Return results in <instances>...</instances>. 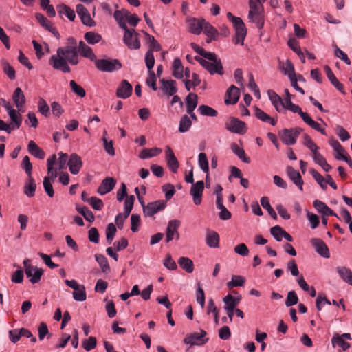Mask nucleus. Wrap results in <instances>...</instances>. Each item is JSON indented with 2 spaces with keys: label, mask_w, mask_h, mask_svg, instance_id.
I'll use <instances>...</instances> for the list:
<instances>
[{
  "label": "nucleus",
  "mask_w": 352,
  "mask_h": 352,
  "mask_svg": "<svg viewBox=\"0 0 352 352\" xmlns=\"http://www.w3.org/2000/svg\"><path fill=\"white\" fill-rule=\"evenodd\" d=\"M84 38L87 43L91 45L98 43L102 39L101 35L94 32H88L85 33Z\"/></svg>",
  "instance_id": "obj_52"
},
{
  "label": "nucleus",
  "mask_w": 352,
  "mask_h": 352,
  "mask_svg": "<svg viewBox=\"0 0 352 352\" xmlns=\"http://www.w3.org/2000/svg\"><path fill=\"white\" fill-rule=\"evenodd\" d=\"M139 34L133 28L126 30L124 34L123 42L130 49L137 50L140 47V41L138 39Z\"/></svg>",
  "instance_id": "obj_8"
},
{
  "label": "nucleus",
  "mask_w": 352,
  "mask_h": 352,
  "mask_svg": "<svg viewBox=\"0 0 352 352\" xmlns=\"http://www.w3.org/2000/svg\"><path fill=\"white\" fill-rule=\"evenodd\" d=\"M261 204L263 206V208L267 211V212L269 213L272 218H273L274 219H277V214L274 210L272 208L270 204L269 198L267 197H261Z\"/></svg>",
  "instance_id": "obj_44"
},
{
  "label": "nucleus",
  "mask_w": 352,
  "mask_h": 352,
  "mask_svg": "<svg viewBox=\"0 0 352 352\" xmlns=\"http://www.w3.org/2000/svg\"><path fill=\"white\" fill-rule=\"evenodd\" d=\"M38 111L45 117L50 116V107L47 104L46 101L41 98L38 102Z\"/></svg>",
  "instance_id": "obj_58"
},
{
  "label": "nucleus",
  "mask_w": 352,
  "mask_h": 352,
  "mask_svg": "<svg viewBox=\"0 0 352 352\" xmlns=\"http://www.w3.org/2000/svg\"><path fill=\"white\" fill-rule=\"evenodd\" d=\"M117 229L115 225L112 223H109L106 229V237L107 241L109 244H111L116 235Z\"/></svg>",
  "instance_id": "obj_56"
},
{
  "label": "nucleus",
  "mask_w": 352,
  "mask_h": 352,
  "mask_svg": "<svg viewBox=\"0 0 352 352\" xmlns=\"http://www.w3.org/2000/svg\"><path fill=\"white\" fill-rule=\"evenodd\" d=\"M166 206V202L164 200L148 203L147 206H144V214L145 216L153 217L157 212L163 210Z\"/></svg>",
  "instance_id": "obj_9"
},
{
  "label": "nucleus",
  "mask_w": 352,
  "mask_h": 352,
  "mask_svg": "<svg viewBox=\"0 0 352 352\" xmlns=\"http://www.w3.org/2000/svg\"><path fill=\"white\" fill-rule=\"evenodd\" d=\"M69 86L71 90L78 96L81 98L85 96L86 92L85 89L80 85H78L76 81L73 80H70Z\"/></svg>",
  "instance_id": "obj_55"
},
{
  "label": "nucleus",
  "mask_w": 352,
  "mask_h": 352,
  "mask_svg": "<svg viewBox=\"0 0 352 352\" xmlns=\"http://www.w3.org/2000/svg\"><path fill=\"white\" fill-rule=\"evenodd\" d=\"M73 298L76 301H84L86 300L87 295L85 287L83 285L79 287L78 289L73 292Z\"/></svg>",
  "instance_id": "obj_53"
},
{
  "label": "nucleus",
  "mask_w": 352,
  "mask_h": 352,
  "mask_svg": "<svg viewBox=\"0 0 352 352\" xmlns=\"http://www.w3.org/2000/svg\"><path fill=\"white\" fill-rule=\"evenodd\" d=\"M165 153L166 160L168 168L173 173H177L179 168V162L176 158L172 148L169 146H167L166 147Z\"/></svg>",
  "instance_id": "obj_15"
},
{
  "label": "nucleus",
  "mask_w": 352,
  "mask_h": 352,
  "mask_svg": "<svg viewBox=\"0 0 352 352\" xmlns=\"http://www.w3.org/2000/svg\"><path fill=\"white\" fill-rule=\"evenodd\" d=\"M162 153V149L159 148H144L139 154V157L142 160L151 158L158 155Z\"/></svg>",
  "instance_id": "obj_36"
},
{
  "label": "nucleus",
  "mask_w": 352,
  "mask_h": 352,
  "mask_svg": "<svg viewBox=\"0 0 352 352\" xmlns=\"http://www.w3.org/2000/svg\"><path fill=\"white\" fill-rule=\"evenodd\" d=\"M57 53L60 54L69 63L76 65L78 63V52L77 46H65L58 47Z\"/></svg>",
  "instance_id": "obj_5"
},
{
  "label": "nucleus",
  "mask_w": 352,
  "mask_h": 352,
  "mask_svg": "<svg viewBox=\"0 0 352 352\" xmlns=\"http://www.w3.org/2000/svg\"><path fill=\"white\" fill-rule=\"evenodd\" d=\"M198 111L204 116L216 117L218 115V112L214 109L206 104L200 105Z\"/></svg>",
  "instance_id": "obj_43"
},
{
  "label": "nucleus",
  "mask_w": 352,
  "mask_h": 352,
  "mask_svg": "<svg viewBox=\"0 0 352 352\" xmlns=\"http://www.w3.org/2000/svg\"><path fill=\"white\" fill-rule=\"evenodd\" d=\"M11 120V129H19L22 123V116L15 109H12L8 112Z\"/></svg>",
  "instance_id": "obj_27"
},
{
  "label": "nucleus",
  "mask_w": 352,
  "mask_h": 352,
  "mask_svg": "<svg viewBox=\"0 0 352 352\" xmlns=\"http://www.w3.org/2000/svg\"><path fill=\"white\" fill-rule=\"evenodd\" d=\"M197 95L194 93H190L186 98V111L192 113L197 106Z\"/></svg>",
  "instance_id": "obj_30"
},
{
  "label": "nucleus",
  "mask_w": 352,
  "mask_h": 352,
  "mask_svg": "<svg viewBox=\"0 0 352 352\" xmlns=\"http://www.w3.org/2000/svg\"><path fill=\"white\" fill-rule=\"evenodd\" d=\"M206 244L210 248H217L219 244V234L213 230H207L206 233Z\"/></svg>",
  "instance_id": "obj_26"
},
{
  "label": "nucleus",
  "mask_w": 352,
  "mask_h": 352,
  "mask_svg": "<svg viewBox=\"0 0 352 352\" xmlns=\"http://www.w3.org/2000/svg\"><path fill=\"white\" fill-rule=\"evenodd\" d=\"M311 245L315 248L316 251L324 258H329L330 253L326 243L320 239L314 238L311 239Z\"/></svg>",
  "instance_id": "obj_14"
},
{
  "label": "nucleus",
  "mask_w": 352,
  "mask_h": 352,
  "mask_svg": "<svg viewBox=\"0 0 352 352\" xmlns=\"http://www.w3.org/2000/svg\"><path fill=\"white\" fill-rule=\"evenodd\" d=\"M107 135V133L106 131L103 132V144L105 151L111 156H113L115 155V150L113 146V141L110 140L108 141L106 138V135Z\"/></svg>",
  "instance_id": "obj_51"
},
{
  "label": "nucleus",
  "mask_w": 352,
  "mask_h": 352,
  "mask_svg": "<svg viewBox=\"0 0 352 352\" xmlns=\"http://www.w3.org/2000/svg\"><path fill=\"white\" fill-rule=\"evenodd\" d=\"M255 116L264 122H268L272 126H275L277 120L270 116L261 109L256 107L254 110Z\"/></svg>",
  "instance_id": "obj_28"
},
{
  "label": "nucleus",
  "mask_w": 352,
  "mask_h": 352,
  "mask_svg": "<svg viewBox=\"0 0 352 352\" xmlns=\"http://www.w3.org/2000/svg\"><path fill=\"white\" fill-rule=\"evenodd\" d=\"M324 71L326 72L327 78L331 81L332 85L337 89H338L340 91H342V90L344 89V85L338 80L333 72L328 65L324 66Z\"/></svg>",
  "instance_id": "obj_29"
},
{
  "label": "nucleus",
  "mask_w": 352,
  "mask_h": 352,
  "mask_svg": "<svg viewBox=\"0 0 352 352\" xmlns=\"http://www.w3.org/2000/svg\"><path fill=\"white\" fill-rule=\"evenodd\" d=\"M245 278L241 276L234 275L232 277V280L227 283V286L229 288L234 287H241L244 285Z\"/></svg>",
  "instance_id": "obj_49"
},
{
  "label": "nucleus",
  "mask_w": 352,
  "mask_h": 352,
  "mask_svg": "<svg viewBox=\"0 0 352 352\" xmlns=\"http://www.w3.org/2000/svg\"><path fill=\"white\" fill-rule=\"evenodd\" d=\"M68 166L71 173L78 174L82 166L81 157L76 153H72L68 161Z\"/></svg>",
  "instance_id": "obj_17"
},
{
  "label": "nucleus",
  "mask_w": 352,
  "mask_h": 352,
  "mask_svg": "<svg viewBox=\"0 0 352 352\" xmlns=\"http://www.w3.org/2000/svg\"><path fill=\"white\" fill-rule=\"evenodd\" d=\"M269 98L277 111H280L282 98L273 90L267 91Z\"/></svg>",
  "instance_id": "obj_42"
},
{
  "label": "nucleus",
  "mask_w": 352,
  "mask_h": 352,
  "mask_svg": "<svg viewBox=\"0 0 352 352\" xmlns=\"http://www.w3.org/2000/svg\"><path fill=\"white\" fill-rule=\"evenodd\" d=\"M43 274V270L36 267H29L28 268L25 275L30 279L32 284L37 283L40 281L42 275Z\"/></svg>",
  "instance_id": "obj_20"
},
{
  "label": "nucleus",
  "mask_w": 352,
  "mask_h": 352,
  "mask_svg": "<svg viewBox=\"0 0 352 352\" xmlns=\"http://www.w3.org/2000/svg\"><path fill=\"white\" fill-rule=\"evenodd\" d=\"M287 173L294 184L299 188L300 191H302V186L304 182L299 172L296 170L293 167L288 166L287 168Z\"/></svg>",
  "instance_id": "obj_21"
},
{
  "label": "nucleus",
  "mask_w": 352,
  "mask_h": 352,
  "mask_svg": "<svg viewBox=\"0 0 352 352\" xmlns=\"http://www.w3.org/2000/svg\"><path fill=\"white\" fill-rule=\"evenodd\" d=\"M226 128L232 133L244 134L247 131L246 124L238 118L231 117L226 122Z\"/></svg>",
  "instance_id": "obj_7"
},
{
  "label": "nucleus",
  "mask_w": 352,
  "mask_h": 352,
  "mask_svg": "<svg viewBox=\"0 0 352 352\" xmlns=\"http://www.w3.org/2000/svg\"><path fill=\"white\" fill-rule=\"evenodd\" d=\"M116 184V181L113 177H107L102 180L98 188V192L104 195L113 189Z\"/></svg>",
  "instance_id": "obj_22"
},
{
  "label": "nucleus",
  "mask_w": 352,
  "mask_h": 352,
  "mask_svg": "<svg viewBox=\"0 0 352 352\" xmlns=\"http://www.w3.org/2000/svg\"><path fill=\"white\" fill-rule=\"evenodd\" d=\"M282 69L285 74L287 75L289 78L296 76L294 65L289 60H287V61L283 64Z\"/></svg>",
  "instance_id": "obj_54"
},
{
  "label": "nucleus",
  "mask_w": 352,
  "mask_h": 352,
  "mask_svg": "<svg viewBox=\"0 0 352 352\" xmlns=\"http://www.w3.org/2000/svg\"><path fill=\"white\" fill-rule=\"evenodd\" d=\"M187 22L189 31L194 34L199 35L203 30V25L204 23H205V19L190 18L188 19Z\"/></svg>",
  "instance_id": "obj_18"
},
{
  "label": "nucleus",
  "mask_w": 352,
  "mask_h": 352,
  "mask_svg": "<svg viewBox=\"0 0 352 352\" xmlns=\"http://www.w3.org/2000/svg\"><path fill=\"white\" fill-rule=\"evenodd\" d=\"M49 64L55 69L60 70L63 72H70L71 69L68 65V61L63 55L56 52V54L52 55L50 60Z\"/></svg>",
  "instance_id": "obj_6"
},
{
  "label": "nucleus",
  "mask_w": 352,
  "mask_h": 352,
  "mask_svg": "<svg viewBox=\"0 0 352 352\" xmlns=\"http://www.w3.org/2000/svg\"><path fill=\"white\" fill-rule=\"evenodd\" d=\"M28 151L34 157L41 160L43 159L45 155V152L32 140L30 141L28 144Z\"/></svg>",
  "instance_id": "obj_34"
},
{
  "label": "nucleus",
  "mask_w": 352,
  "mask_h": 352,
  "mask_svg": "<svg viewBox=\"0 0 352 352\" xmlns=\"http://www.w3.org/2000/svg\"><path fill=\"white\" fill-rule=\"evenodd\" d=\"M249 7L248 17H252L254 15L263 12V6L259 2L256 3L255 0H250Z\"/></svg>",
  "instance_id": "obj_35"
},
{
  "label": "nucleus",
  "mask_w": 352,
  "mask_h": 352,
  "mask_svg": "<svg viewBox=\"0 0 352 352\" xmlns=\"http://www.w3.org/2000/svg\"><path fill=\"white\" fill-rule=\"evenodd\" d=\"M206 331L200 329L199 332L191 333L184 339V343L190 345L202 346L208 342L209 338L206 337Z\"/></svg>",
  "instance_id": "obj_4"
},
{
  "label": "nucleus",
  "mask_w": 352,
  "mask_h": 352,
  "mask_svg": "<svg viewBox=\"0 0 352 352\" xmlns=\"http://www.w3.org/2000/svg\"><path fill=\"white\" fill-rule=\"evenodd\" d=\"M133 87L126 80H122L117 90L116 96L118 98L126 99L132 94Z\"/></svg>",
  "instance_id": "obj_13"
},
{
  "label": "nucleus",
  "mask_w": 352,
  "mask_h": 352,
  "mask_svg": "<svg viewBox=\"0 0 352 352\" xmlns=\"http://www.w3.org/2000/svg\"><path fill=\"white\" fill-rule=\"evenodd\" d=\"M223 301L225 303V305H224L225 309L235 310V307L237 306V305L234 302V296H232L230 294H228L223 298Z\"/></svg>",
  "instance_id": "obj_60"
},
{
  "label": "nucleus",
  "mask_w": 352,
  "mask_h": 352,
  "mask_svg": "<svg viewBox=\"0 0 352 352\" xmlns=\"http://www.w3.org/2000/svg\"><path fill=\"white\" fill-rule=\"evenodd\" d=\"M76 210L87 221L92 222L94 221V215L87 207L77 206Z\"/></svg>",
  "instance_id": "obj_45"
},
{
  "label": "nucleus",
  "mask_w": 352,
  "mask_h": 352,
  "mask_svg": "<svg viewBox=\"0 0 352 352\" xmlns=\"http://www.w3.org/2000/svg\"><path fill=\"white\" fill-rule=\"evenodd\" d=\"M3 65V70L5 74L8 76V78L11 80H14L15 78V70L9 64L8 62L3 60L2 62Z\"/></svg>",
  "instance_id": "obj_61"
},
{
  "label": "nucleus",
  "mask_w": 352,
  "mask_h": 352,
  "mask_svg": "<svg viewBox=\"0 0 352 352\" xmlns=\"http://www.w3.org/2000/svg\"><path fill=\"white\" fill-rule=\"evenodd\" d=\"M97 340L95 337L91 336L82 341V347L86 351H91L96 346Z\"/></svg>",
  "instance_id": "obj_64"
},
{
  "label": "nucleus",
  "mask_w": 352,
  "mask_h": 352,
  "mask_svg": "<svg viewBox=\"0 0 352 352\" xmlns=\"http://www.w3.org/2000/svg\"><path fill=\"white\" fill-rule=\"evenodd\" d=\"M232 22L235 30V36L233 38V42L235 44L243 45L247 34L245 25L240 17L234 18Z\"/></svg>",
  "instance_id": "obj_3"
},
{
  "label": "nucleus",
  "mask_w": 352,
  "mask_h": 352,
  "mask_svg": "<svg viewBox=\"0 0 352 352\" xmlns=\"http://www.w3.org/2000/svg\"><path fill=\"white\" fill-rule=\"evenodd\" d=\"M204 190V183L202 180L198 181L192 185L190 194L192 196L193 201L195 205H199L201 203Z\"/></svg>",
  "instance_id": "obj_10"
},
{
  "label": "nucleus",
  "mask_w": 352,
  "mask_h": 352,
  "mask_svg": "<svg viewBox=\"0 0 352 352\" xmlns=\"http://www.w3.org/2000/svg\"><path fill=\"white\" fill-rule=\"evenodd\" d=\"M12 100L16 105V107L20 109V108L23 107L25 103V97L20 87H17L12 95Z\"/></svg>",
  "instance_id": "obj_25"
},
{
  "label": "nucleus",
  "mask_w": 352,
  "mask_h": 352,
  "mask_svg": "<svg viewBox=\"0 0 352 352\" xmlns=\"http://www.w3.org/2000/svg\"><path fill=\"white\" fill-rule=\"evenodd\" d=\"M76 12L84 25H88L89 27H93L95 25V21L91 18L89 12L83 5L78 4L76 6Z\"/></svg>",
  "instance_id": "obj_12"
},
{
  "label": "nucleus",
  "mask_w": 352,
  "mask_h": 352,
  "mask_svg": "<svg viewBox=\"0 0 352 352\" xmlns=\"http://www.w3.org/2000/svg\"><path fill=\"white\" fill-rule=\"evenodd\" d=\"M95 258L102 271L104 273H108L110 271V267L107 258L103 254H95Z\"/></svg>",
  "instance_id": "obj_41"
},
{
  "label": "nucleus",
  "mask_w": 352,
  "mask_h": 352,
  "mask_svg": "<svg viewBox=\"0 0 352 352\" xmlns=\"http://www.w3.org/2000/svg\"><path fill=\"white\" fill-rule=\"evenodd\" d=\"M192 125V122L190 119V118L184 115L182 117L180 122H179V131L181 133L186 132L189 130Z\"/></svg>",
  "instance_id": "obj_48"
},
{
  "label": "nucleus",
  "mask_w": 352,
  "mask_h": 352,
  "mask_svg": "<svg viewBox=\"0 0 352 352\" xmlns=\"http://www.w3.org/2000/svg\"><path fill=\"white\" fill-rule=\"evenodd\" d=\"M173 76L178 79H181L184 76V67L181 60L179 58L174 59L173 63Z\"/></svg>",
  "instance_id": "obj_32"
},
{
  "label": "nucleus",
  "mask_w": 352,
  "mask_h": 352,
  "mask_svg": "<svg viewBox=\"0 0 352 352\" xmlns=\"http://www.w3.org/2000/svg\"><path fill=\"white\" fill-rule=\"evenodd\" d=\"M195 60L199 63V64L204 67L206 70L209 72L211 75L217 74L219 75H223V67L221 63V60H218L216 62H210L203 58L199 56H195Z\"/></svg>",
  "instance_id": "obj_2"
},
{
  "label": "nucleus",
  "mask_w": 352,
  "mask_h": 352,
  "mask_svg": "<svg viewBox=\"0 0 352 352\" xmlns=\"http://www.w3.org/2000/svg\"><path fill=\"white\" fill-rule=\"evenodd\" d=\"M179 266L188 273H191L194 270L192 261L188 257H180L178 259Z\"/></svg>",
  "instance_id": "obj_37"
},
{
  "label": "nucleus",
  "mask_w": 352,
  "mask_h": 352,
  "mask_svg": "<svg viewBox=\"0 0 352 352\" xmlns=\"http://www.w3.org/2000/svg\"><path fill=\"white\" fill-rule=\"evenodd\" d=\"M198 162L201 170L204 173H208L209 171L208 161L206 155L204 153H200L199 154Z\"/></svg>",
  "instance_id": "obj_57"
},
{
  "label": "nucleus",
  "mask_w": 352,
  "mask_h": 352,
  "mask_svg": "<svg viewBox=\"0 0 352 352\" xmlns=\"http://www.w3.org/2000/svg\"><path fill=\"white\" fill-rule=\"evenodd\" d=\"M36 185L34 178L30 176L28 177V182H26L24 187V193L29 197L34 195Z\"/></svg>",
  "instance_id": "obj_39"
},
{
  "label": "nucleus",
  "mask_w": 352,
  "mask_h": 352,
  "mask_svg": "<svg viewBox=\"0 0 352 352\" xmlns=\"http://www.w3.org/2000/svg\"><path fill=\"white\" fill-rule=\"evenodd\" d=\"M95 65L100 71L106 72H113L122 67V64L118 59H96Z\"/></svg>",
  "instance_id": "obj_1"
},
{
  "label": "nucleus",
  "mask_w": 352,
  "mask_h": 352,
  "mask_svg": "<svg viewBox=\"0 0 352 352\" xmlns=\"http://www.w3.org/2000/svg\"><path fill=\"white\" fill-rule=\"evenodd\" d=\"M78 52L80 53L82 56L89 58L91 60H96V56L93 52L92 49L87 45L85 42L80 41L78 47H77Z\"/></svg>",
  "instance_id": "obj_23"
},
{
  "label": "nucleus",
  "mask_w": 352,
  "mask_h": 352,
  "mask_svg": "<svg viewBox=\"0 0 352 352\" xmlns=\"http://www.w3.org/2000/svg\"><path fill=\"white\" fill-rule=\"evenodd\" d=\"M239 89L234 85H231L226 91L225 96V103L228 104H236L239 98Z\"/></svg>",
  "instance_id": "obj_16"
},
{
  "label": "nucleus",
  "mask_w": 352,
  "mask_h": 352,
  "mask_svg": "<svg viewBox=\"0 0 352 352\" xmlns=\"http://www.w3.org/2000/svg\"><path fill=\"white\" fill-rule=\"evenodd\" d=\"M336 271L340 278L346 283L352 285V272L346 267H338Z\"/></svg>",
  "instance_id": "obj_31"
},
{
  "label": "nucleus",
  "mask_w": 352,
  "mask_h": 352,
  "mask_svg": "<svg viewBox=\"0 0 352 352\" xmlns=\"http://www.w3.org/2000/svg\"><path fill=\"white\" fill-rule=\"evenodd\" d=\"M144 35H145L146 41L150 44V48L148 50H152V52H153V51L158 52V51L161 50V45L157 41V40L155 38L154 36L150 35L149 34H148L146 32L144 33Z\"/></svg>",
  "instance_id": "obj_46"
},
{
  "label": "nucleus",
  "mask_w": 352,
  "mask_h": 352,
  "mask_svg": "<svg viewBox=\"0 0 352 352\" xmlns=\"http://www.w3.org/2000/svg\"><path fill=\"white\" fill-rule=\"evenodd\" d=\"M298 297L295 291H289L287 293V296L285 300V305L287 307H291L298 303Z\"/></svg>",
  "instance_id": "obj_59"
},
{
  "label": "nucleus",
  "mask_w": 352,
  "mask_h": 352,
  "mask_svg": "<svg viewBox=\"0 0 352 352\" xmlns=\"http://www.w3.org/2000/svg\"><path fill=\"white\" fill-rule=\"evenodd\" d=\"M231 150L243 162L247 164L250 163V159L246 156L244 149L240 148L236 143H232L231 144Z\"/></svg>",
  "instance_id": "obj_33"
},
{
  "label": "nucleus",
  "mask_w": 352,
  "mask_h": 352,
  "mask_svg": "<svg viewBox=\"0 0 352 352\" xmlns=\"http://www.w3.org/2000/svg\"><path fill=\"white\" fill-rule=\"evenodd\" d=\"M160 82L161 83L160 89L168 96H173L177 91L175 80L162 78Z\"/></svg>",
  "instance_id": "obj_19"
},
{
  "label": "nucleus",
  "mask_w": 352,
  "mask_h": 352,
  "mask_svg": "<svg viewBox=\"0 0 352 352\" xmlns=\"http://www.w3.org/2000/svg\"><path fill=\"white\" fill-rule=\"evenodd\" d=\"M303 144L307 146L312 153L318 150V146L313 142L311 137L307 134L303 135Z\"/></svg>",
  "instance_id": "obj_62"
},
{
  "label": "nucleus",
  "mask_w": 352,
  "mask_h": 352,
  "mask_svg": "<svg viewBox=\"0 0 352 352\" xmlns=\"http://www.w3.org/2000/svg\"><path fill=\"white\" fill-rule=\"evenodd\" d=\"M180 221L177 219L171 220L168 222L166 228V242L168 243L173 239V236L175 234L176 239H179V234L178 232V228L180 226Z\"/></svg>",
  "instance_id": "obj_11"
},
{
  "label": "nucleus",
  "mask_w": 352,
  "mask_h": 352,
  "mask_svg": "<svg viewBox=\"0 0 352 352\" xmlns=\"http://www.w3.org/2000/svg\"><path fill=\"white\" fill-rule=\"evenodd\" d=\"M331 343L333 347L338 346L346 351L350 347V344L346 342L338 333H335L331 338Z\"/></svg>",
  "instance_id": "obj_38"
},
{
  "label": "nucleus",
  "mask_w": 352,
  "mask_h": 352,
  "mask_svg": "<svg viewBox=\"0 0 352 352\" xmlns=\"http://www.w3.org/2000/svg\"><path fill=\"white\" fill-rule=\"evenodd\" d=\"M58 12L60 14L65 15L70 21H74L76 14L74 11L70 8L69 6L62 4L57 6Z\"/></svg>",
  "instance_id": "obj_40"
},
{
  "label": "nucleus",
  "mask_w": 352,
  "mask_h": 352,
  "mask_svg": "<svg viewBox=\"0 0 352 352\" xmlns=\"http://www.w3.org/2000/svg\"><path fill=\"white\" fill-rule=\"evenodd\" d=\"M271 234L277 241H281L283 237V229L279 226H275L270 229Z\"/></svg>",
  "instance_id": "obj_63"
},
{
  "label": "nucleus",
  "mask_w": 352,
  "mask_h": 352,
  "mask_svg": "<svg viewBox=\"0 0 352 352\" xmlns=\"http://www.w3.org/2000/svg\"><path fill=\"white\" fill-rule=\"evenodd\" d=\"M310 174L312 175V177L315 179V180L318 183V184L320 186V187L323 190H326L327 186L325 183L326 177H323L317 170H316L314 168H311L309 170Z\"/></svg>",
  "instance_id": "obj_47"
},
{
  "label": "nucleus",
  "mask_w": 352,
  "mask_h": 352,
  "mask_svg": "<svg viewBox=\"0 0 352 352\" xmlns=\"http://www.w3.org/2000/svg\"><path fill=\"white\" fill-rule=\"evenodd\" d=\"M203 30L208 36L214 40L216 39V36L218 35V31L206 21L205 23H204Z\"/></svg>",
  "instance_id": "obj_50"
},
{
  "label": "nucleus",
  "mask_w": 352,
  "mask_h": 352,
  "mask_svg": "<svg viewBox=\"0 0 352 352\" xmlns=\"http://www.w3.org/2000/svg\"><path fill=\"white\" fill-rule=\"evenodd\" d=\"M282 142L286 145H293L296 142L294 133L291 129H285L279 133Z\"/></svg>",
  "instance_id": "obj_24"
}]
</instances>
